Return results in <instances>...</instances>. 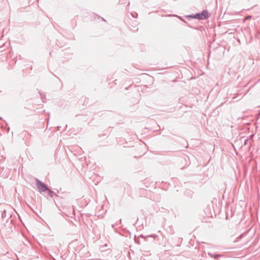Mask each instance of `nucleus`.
<instances>
[{
    "label": "nucleus",
    "instance_id": "6e6552de",
    "mask_svg": "<svg viewBox=\"0 0 260 260\" xmlns=\"http://www.w3.org/2000/svg\"><path fill=\"white\" fill-rule=\"evenodd\" d=\"M194 15H189L188 17H190V18H193V16Z\"/></svg>",
    "mask_w": 260,
    "mask_h": 260
},
{
    "label": "nucleus",
    "instance_id": "f257e3e1",
    "mask_svg": "<svg viewBox=\"0 0 260 260\" xmlns=\"http://www.w3.org/2000/svg\"><path fill=\"white\" fill-rule=\"evenodd\" d=\"M36 184L39 190V191L42 192L47 190H49V188L44 183L41 182L40 180L36 178Z\"/></svg>",
    "mask_w": 260,
    "mask_h": 260
},
{
    "label": "nucleus",
    "instance_id": "1a4fd4ad",
    "mask_svg": "<svg viewBox=\"0 0 260 260\" xmlns=\"http://www.w3.org/2000/svg\"><path fill=\"white\" fill-rule=\"evenodd\" d=\"M181 20H182L183 22H185V21L183 19H182L180 17H178Z\"/></svg>",
    "mask_w": 260,
    "mask_h": 260
},
{
    "label": "nucleus",
    "instance_id": "20e7f679",
    "mask_svg": "<svg viewBox=\"0 0 260 260\" xmlns=\"http://www.w3.org/2000/svg\"><path fill=\"white\" fill-rule=\"evenodd\" d=\"M49 191V196L50 197L52 198L54 195L55 194V193L51 190L49 189L47 190Z\"/></svg>",
    "mask_w": 260,
    "mask_h": 260
},
{
    "label": "nucleus",
    "instance_id": "7ed1b4c3",
    "mask_svg": "<svg viewBox=\"0 0 260 260\" xmlns=\"http://www.w3.org/2000/svg\"><path fill=\"white\" fill-rule=\"evenodd\" d=\"M212 257H214L215 259H217L219 258L222 257V255L221 254H213Z\"/></svg>",
    "mask_w": 260,
    "mask_h": 260
},
{
    "label": "nucleus",
    "instance_id": "39448f33",
    "mask_svg": "<svg viewBox=\"0 0 260 260\" xmlns=\"http://www.w3.org/2000/svg\"><path fill=\"white\" fill-rule=\"evenodd\" d=\"M6 216V210H4L2 214V217L3 218H5Z\"/></svg>",
    "mask_w": 260,
    "mask_h": 260
},
{
    "label": "nucleus",
    "instance_id": "0eeeda50",
    "mask_svg": "<svg viewBox=\"0 0 260 260\" xmlns=\"http://www.w3.org/2000/svg\"><path fill=\"white\" fill-rule=\"evenodd\" d=\"M208 254L209 255H210L211 257H212V256H213V254H212V253H210V252H208Z\"/></svg>",
    "mask_w": 260,
    "mask_h": 260
},
{
    "label": "nucleus",
    "instance_id": "f03ea898",
    "mask_svg": "<svg viewBox=\"0 0 260 260\" xmlns=\"http://www.w3.org/2000/svg\"><path fill=\"white\" fill-rule=\"evenodd\" d=\"M209 17V13L206 10L203 11L201 13H197L193 16V18L198 20H203Z\"/></svg>",
    "mask_w": 260,
    "mask_h": 260
},
{
    "label": "nucleus",
    "instance_id": "9d476101",
    "mask_svg": "<svg viewBox=\"0 0 260 260\" xmlns=\"http://www.w3.org/2000/svg\"><path fill=\"white\" fill-rule=\"evenodd\" d=\"M154 235L147 236L148 237H153Z\"/></svg>",
    "mask_w": 260,
    "mask_h": 260
},
{
    "label": "nucleus",
    "instance_id": "423d86ee",
    "mask_svg": "<svg viewBox=\"0 0 260 260\" xmlns=\"http://www.w3.org/2000/svg\"><path fill=\"white\" fill-rule=\"evenodd\" d=\"M242 236H243V234H241L239 237H238L237 238V239H241V238L242 237Z\"/></svg>",
    "mask_w": 260,
    "mask_h": 260
},
{
    "label": "nucleus",
    "instance_id": "f8f14e48",
    "mask_svg": "<svg viewBox=\"0 0 260 260\" xmlns=\"http://www.w3.org/2000/svg\"><path fill=\"white\" fill-rule=\"evenodd\" d=\"M102 20H103V21H105V20L103 18H102Z\"/></svg>",
    "mask_w": 260,
    "mask_h": 260
},
{
    "label": "nucleus",
    "instance_id": "9b49d317",
    "mask_svg": "<svg viewBox=\"0 0 260 260\" xmlns=\"http://www.w3.org/2000/svg\"><path fill=\"white\" fill-rule=\"evenodd\" d=\"M132 15L133 16V17H135V16L133 15V14L132 13Z\"/></svg>",
    "mask_w": 260,
    "mask_h": 260
}]
</instances>
